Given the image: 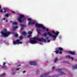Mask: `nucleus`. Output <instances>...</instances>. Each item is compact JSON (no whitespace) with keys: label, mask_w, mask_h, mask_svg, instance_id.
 <instances>
[{"label":"nucleus","mask_w":77,"mask_h":77,"mask_svg":"<svg viewBox=\"0 0 77 77\" xmlns=\"http://www.w3.org/2000/svg\"><path fill=\"white\" fill-rule=\"evenodd\" d=\"M69 53H70V54H71L74 55V54H75V52L70 51L69 52Z\"/></svg>","instance_id":"ddd939ff"},{"label":"nucleus","mask_w":77,"mask_h":77,"mask_svg":"<svg viewBox=\"0 0 77 77\" xmlns=\"http://www.w3.org/2000/svg\"><path fill=\"white\" fill-rule=\"evenodd\" d=\"M1 5H0V9H1Z\"/></svg>","instance_id":"37998d69"},{"label":"nucleus","mask_w":77,"mask_h":77,"mask_svg":"<svg viewBox=\"0 0 77 77\" xmlns=\"http://www.w3.org/2000/svg\"><path fill=\"white\" fill-rule=\"evenodd\" d=\"M3 20H6V18H3Z\"/></svg>","instance_id":"ea45409f"},{"label":"nucleus","mask_w":77,"mask_h":77,"mask_svg":"<svg viewBox=\"0 0 77 77\" xmlns=\"http://www.w3.org/2000/svg\"><path fill=\"white\" fill-rule=\"evenodd\" d=\"M23 38L22 36H20L19 37V38L20 39H23Z\"/></svg>","instance_id":"393cba45"},{"label":"nucleus","mask_w":77,"mask_h":77,"mask_svg":"<svg viewBox=\"0 0 77 77\" xmlns=\"http://www.w3.org/2000/svg\"><path fill=\"white\" fill-rule=\"evenodd\" d=\"M39 73V71H37L36 72V74H38Z\"/></svg>","instance_id":"cd10ccee"},{"label":"nucleus","mask_w":77,"mask_h":77,"mask_svg":"<svg viewBox=\"0 0 77 77\" xmlns=\"http://www.w3.org/2000/svg\"><path fill=\"white\" fill-rule=\"evenodd\" d=\"M0 12H3V10L2 9H1L0 11Z\"/></svg>","instance_id":"473e14b6"},{"label":"nucleus","mask_w":77,"mask_h":77,"mask_svg":"<svg viewBox=\"0 0 77 77\" xmlns=\"http://www.w3.org/2000/svg\"><path fill=\"white\" fill-rule=\"evenodd\" d=\"M13 24H14V25H17V23L16 22H14L13 23Z\"/></svg>","instance_id":"f3484780"},{"label":"nucleus","mask_w":77,"mask_h":77,"mask_svg":"<svg viewBox=\"0 0 77 77\" xmlns=\"http://www.w3.org/2000/svg\"><path fill=\"white\" fill-rule=\"evenodd\" d=\"M70 57H71L69 55L66 56V58H70Z\"/></svg>","instance_id":"412c9836"},{"label":"nucleus","mask_w":77,"mask_h":77,"mask_svg":"<svg viewBox=\"0 0 77 77\" xmlns=\"http://www.w3.org/2000/svg\"><path fill=\"white\" fill-rule=\"evenodd\" d=\"M70 59L72 60H73L74 59V58H71Z\"/></svg>","instance_id":"c9c22d12"},{"label":"nucleus","mask_w":77,"mask_h":77,"mask_svg":"<svg viewBox=\"0 0 77 77\" xmlns=\"http://www.w3.org/2000/svg\"><path fill=\"white\" fill-rule=\"evenodd\" d=\"M57 60H58V59H57V58H55V60L54 61V62H56V61H57Z\"/></svg>","instance_id":"6ab92c4d"},{"label":"nucleus","mask_w":77,"mask_h":77,"mask_svg":"<svg viewBox=\"0 0 77 77\" xmlns=\"http://www.w3.org/2000/svg\"><path fill=\"white\" fill-rule=\"evenodd\" d=\"M6 64V63L5 62H4L3 63V66H5V64Z\"/></svg>","instance_id":"5701e85b"},{"label":"nucleus","mask_w":77,"mask_h":77,"mask_svg":"<svg viewBox=\"0 0 77 77\" xmlns=\"http://www.w3.org/2000/svg\"><path fill=\"white\" fill-rule=\"evenodd\" d=\"M14 44H21L22 43V42L20 41V40L18 39L17 40L16 42L14 41L13 42Z\"/></svg>","instance_id":"423d86ee"},{"label":"nucleus","mask_w":77,"mask_h":77,"mask_svg":"<svg viewBox=\"0 0 77 77\" xmlns=\"http://www.w3.org/2000/svg\"><path fill=\"white\" fill-rule=\"evenodd\" d=\"M20 66V65H19V66Z\"/></svg>","instance_id":"a18cd8bd"},{"label":"nucleus","mask_w":77,"mask_h":77,"mask_svg":"<svg viewBox=\"0 0 77 77\" xmlns=\"http://www.w3.org/2000/svg\"><path fill=\"white\" fill-rule=\"evenodd\" d=\"M22 33L23 35H26V34H27L25 32H22Z\"/></svg>","instance_id":"dca6fc26"},{"label":"nucleus","mask_w":77,"mask_h":77,"mask_svg":"<svg viewBox=\"0 0 77 77\" xmlns=\"http://www.w3.org/2000/svg\"><path fill=\"white\" fill-rule=\"evenodd\" d=\"M48 74H49V73H44L43 75H41V77H46V76L48 75Z\"/></svg>","instance_id":"9d476101"},{"label":"nucleus","mask_w":77,"mask_h":77,"mask_svg":"<svg viewBox=\"0 0 77 77\" xmlns=\"http://www.w3.org/2000/svg\"><path fill=\"white\" fill-rule=\"evenodd\" d=\"M1 77H4L5 75V73H3L1 75H0Z\"/></svg>","instance_id":"2eb2a0df"},{"label":"nucleus","mask_w":77,"mask_h":77,"mask_svg":"<svg viewBox=\"0 0 77 77\" xmlns=\"http://www.w3.org/2000/svg\"><path fill=\"white\" fill-rule=\"evenodd\" d=\"M59 54H62V51H60V52H59Z\"/></svg>","instance_id":"4c0bfd02"},{"label":"nucleus","mask_w":77,"mask_h":77,"mask_svg":"<svg viewBox=\"0 0 77 77\" xmlns=\"http://www.w3.org/2000/svg\"><path fill=\"white\" fill-rule=\"evenodd\" d=\"M1 34L2 35V36L4 37H7V36H8L11 33L9 32H7V30L6 29H3V32H1Z\"/></svg>","instance_id":"20e7f679"},{"label":"nucleus","mask_w":77,"mask_h":77,"mask_svg":"<svg viewBox=\"0 0 77 77\" xmlns=\"http://www.w3.org/2000/svg\"><path fill=\"white\" fill-rule=\"evenodd\" d=\"M48 77H51V76H48Z\"/></svg>","instance_id":"de8ad7c7"},{"label":"nucleus","mask_w":77,"mask_h":77,"mask_svg":"<svg viewBox=\"0 0 77 77\" xmlns=\"http://www.w3.org/2000/svg\"><path fill=\"white\" fill-rule=\"evenodd\" d=\"M32 32L31 31H28V34L29 35L27 36L28 38H29V37H31L32 36Z\"/></svg>","instance_id":"1a4fd4ad"},{"label":"nucleus","mask_w":77,"mask_h":77,"mask_svg":"<svg viewBox=\"0 0 77 77\" xmlns=\"http://www.w3.org/2000/svg\"><path fill=\"white\" fill-rule=\"evenodd\" d=\"M20 26L21 27V30H23V28L24 27H26V26L23 25H22L21 24H20Z\"/></svg>","instance_id":"9b49d317"},{"label":"nucleus","mask_w":77,"mask_h":77,"mask_svg":"<svg viewBox=\"0 0 77 77\" xmlns=\"http://www.w3.org/2000/svg\"><path fill=\"white\" fill-rule=\"evenodd\" d=\"M24 15L20 14L19 17L17 19V20L19 21L20 23H22V20L24 21L25 19H23Z\"/></svg>","instance_id":"39448f33"},{"label":"nucleus","mask_w":77,"mask_h":77,"mask_svg":"<svg viewBox=\"0 0 77 77\" xmlns=\"http://www.w3.org/2000/svg\"><path fill=\"white\" fill-rule=\"evenodd\" d=\"M46 39H48V37H46Z\"/></svg>","instance_id":"a19ab883"},{"label":"nucleus","mask_w":77,"mask_h":77,"mask_svg":"<svg viewBox=\"0 0 77 77\" xmlns=\"http://www.w3.org/2000/svg\"><path fill=\"white\" fill-rule=\"evenodd\" d=\"M52 33L53 34H55V35H52V34L50 32H48V35H49V36H52L53 38H54V39H56V38H57V36H58V34L59 33V32H57L56 33L54 31H52Z\"/></svg>","instance_id":"7ed1b4c3"},{"label":"nucleus","mask_w":77,"mask_h":77,"mask_svg":"<svg viewBox=\"0 0 77 77\" xmlns=\"http://www.w3.org/2000/svg\"><path fill=\"white\" fill-rule=\"evenodd\" d=\"M17 28H18V26H16L15 27H13V29H17Z\"/></svg>","instance_id":"4be33fe9"},{"label":"nucleus","mask_w":77,"mask_h":77,"mask_svg":"<svg viewBox=\"0 0 77 77\" xmlns=\"http://www.w3.org/2000/svg\"><path fill=\"white\" fill-rule=\"evenodd\" d=\"M4 12H6V11H8V9L6 8H4Z\"/></svg>","instance_id":"4468645a"},{"label":"nucleus","mask_w":77,"mask_h":77,"mask_svg":"<svg viewBox=\"0 0 77 77\" xmlns=\"http://www.w3.org/2000/svg\"><path fill=\"white\" fill-rule=\"evenodd\" d=\"M19 69H20V68H17L16 69V70L17 71H18V70H19Z\"/></svg>","instance_id":"7c9ffc66"},{"label":"nucleus","mask_w":77,"mask_h":77,"mask_svg":"<svg viewBox=\"0 0 77 77\" xmlns=\"http://www.w3.org/2000/svg\"><path fill=\"white\" fill-rule=\"evenodd\" d=\"M57 71H61V69H57Z\"/></svg>","instance_id":"c85d7f7f"},{"label":"nucleus","mask_w":77,"mask_h":77,"mask_svg":"<svg viewBox=\"0 0 77 77\" xmlns=\"http://www.w3.org/2000/svg\"><path fill=\"white\" fill-rule=\"evenodd\" d=\"M29 64L31 65H36V63H37V62L36 61H32V62H29Z\"/></svg>","instance_id":"0eeeda50"},{"label":"nucleus","mask_w":77,"mask_h":77,"mask_svg":"<svg viewBox=\"0 0 77 77\" xmlns=\"http://www.w3.org/2000/svg\"><path fill=\"white\" fill-rule=\"evenodd\" d=\"M3 68H4V69H6V68H7L6 67V66H4L2 67Z\"/></svg>","instance_id":"bb28decb"},{"label":"nucleus","mask_w":77,"mask_h":77,"mask_svg":"<svg viewBox=\"0 0 77 77\" xmlns=\"http://www.w3.org/2000/svg\"><path fill=\"white\" fill-rule=\"evenodd\" d=\"M36 31L38 33H39V34H40V32H39V31L38 30V29L36 30Z\"/></svg>","instance_id":"b1692460"},{"label":"nucleus","mask_w":77,"mask_h":77,"mask_svg":"<svg viewBox=\"0 0 77 77\" xmlns=\"http://www.w3.org/2000/svg\"><path fill=\"white\" fill-rule=\"evenodd\" d=\"M50 40H48V42H50Z\"/></svg>","instance_id":"58836bf2"},{"label":"nucleus","mask_w":77,"mask_h":77,"mask_svg":"<svg viewBox=\"0 0 77 77\" xmlns=\"http://www.w3.org/2000/svg\"><path fill=\"white\" fill-rule=\"evenodd\" d=\"M45 30L47 32H48V28H46L45 29Z\"/></svg>","instance_id":"2f4dec72"},{"label":"nucleus","mask_w":77,"mask_h":77,"mask_svg":"<svg viewBox=\"0 0 77 77\" xmlns=\"http://www.w3.org/2000/svg\"><path fill=\"white\" fill-rule=\"evenodd\" d=\"M12 21H11V23H12Z\"/></svg>","instance_id":"09e8293b"},{"label":"nucleus","mask_w":77,"mask_h":77,"mask_svg":"<svg viewBox=\"0 0 77 77\" xmlns=\"http://www.w3.org/2000/svg\"><path fill=\"white\" fill-rule=\"evenodd\" d=\"M59 50H60V51H62L63 50V49L62 48H58V49H56V50L55 51V53L56 54H57L58 53V52H59Z\"/></svg>","instance_id":"6e6552de"},{"label":"nucleus","mask_w":77,"mask_h":77,"mask_svg":"<svg viewBox=\"0 0 77 77\" xmlns=\"http://www.w3.org/2000/svg\"><path fill=\"white\" fill-rule=\"evenodd\" d=\"M26 72V71H23V74H24V73H25V72Z\"/></svg>","instance_id":"72a5a7b5"},{"label":"nucleus","mask_w":77,"mask_h":77,"mask_svg":"<svg viewBox=\"0 0 77 77\" xmlns=\"http://www.w3.org/2000/svg\"><path fill=\"white\" fill-rule=\"evenodd\" d=\"M77 69V65L72 66V69Z\"/></svg>","instance_id":"f8f14e48"},{"label":"nucleus","mask_w":77,"mask_h":77,"mask_svg":"<svg viewBox=\"0 0 77 77\" xmlns=\"http://www.w3.org/2000/svg\"><path fill=\"white\" fill-rule=\"evenodd\" d=\"M5 17H8V16H9V15L8 14H6L5 15Z\"/></svg>","instance_id":"a878e982"},{"label":"nucleus","mask_w":77,"mask_h":77,"mask_svg":"<svg viewBox=\"0 0 77 77\" xmlns=\"http://www.w3.org/2000/svg\"><path fill=\"white\" fill-rule=\"evenodd\" d=\"M18 34H15L14 35V37H18Z\"/></svg>","instance_id":"aec40b11"},{"label":"nucleus","mask_w":77,"mask_h":77,"mask_svg":"<svg viewBox=\"0 0 77 77\" xmlns=\"http://www.w3.org/2000/svg\"><path fill=\"white\" fill-rule=\"evenodd\" d=\"M12 12H13V13H15V12L14 11H13Z\"/></svg>","instance_id":"c03bdc74"},{"label":"nucleus","mask_w":77,"mask_h":77,"mask_svg":"<svg viewBox=\"0 0 77 77\" xmlns=\"http://www.w3.org/2000/svg\"><path fill=\"white\" fill-rule=\"evenodd\" d=\"M55 68V66H54L53 67H52V69H54V68Z\"/></svg>","instance_id":"f704fd0d"},{"label":"nucleus","mask_w":77,"mask_h":77,"mask_svg":"<svg viewBox=\"0 0 77 77\" xmlns=\"http://www.w3.org/2000/svg\"><path fill=\"white\" fill-rule=\"evenodd\" d=\"M6 22H8V20H6Z\"/></svg>","instance_id":"49530a36"},{"label":"nucleus","mask_w":77,"mask_h":77,"mask_svg":"<svg viewBox=\"0 0 77 77\" xmlns=\"http://www.w3.org/2000/svg\"><path fill=\"white\" fill-rule=\"evenodd\" d=\"M40 44H41V45H42V43H40Z\"/></svg>","instance_id":"79ce46f5"},{"label":"nucleus","mask_w":77,"mask_h":77,"mask_svg":"<svg viewBox=\"0 0 77 77\" xmlns=\"http://www.w3.org/2000/svg\"><path fill=\"white\" fill-rule=\"evenodd\" d=\"M33 40H30L29 41V43L32 44H36L38 41H43V42H46V40L45 39H44L43 38H42L41 39L38 38V37L33 38H32Z\"/></svg>","instance_id":"f03ea898"},{"label":"nucleus","mask_w":77,"mask_h":77,"mask_svg":"<svg viewBox=\"0 0 77 77\" xmlns=\"http://www.w3.org/2000/svg\"><path fill=\"white\" fill-rule=\"evenodd\" d=\"M11 74H12V75H15V72H12L11 73Z\"/></svg>","instance_id":"c756f323"},{"label":"nucleus","mask_w":77,"mask_h":77,"mask_svg":"<svg viewBox=\"0 0 77 77\" xmlns=\"http://www.w3.org/2000/svg\"><path fill=\"white\" fill-rule=\"evenodd\" d=\"M44 36L45 37L47 36V33H45L43 34Z\"/></svg>","instance_id":"a211bd4d"},{"label":"nucleus","mask_w":77,"mask_h":77,"mask_svg":"<svg viewBox=\"0 0 77 77\" xmlns=\"http://www.w3.org/2000/svg\"><path fill=\"white\" fill-rule=\"evenodd\" d=\"M61 73H62L61 74H64V73H63V72H61Z\"/></svg>","instance_id":"e433bc0d"},{"label":"nucleus","mask_w":77,"mask_h":77,"mask_svg":"<svg viewBox=\"0 0 77 77\" xmlns=\"http://www.w3.org/2000/svg\"><path fill=\"white\" fill-rule=\"evenodd\" d=\"M28 21V24L29 25H31V24H35V26H37V27L38 28L39 27H42V29H43V30H45V27L43 26V25L41 24H38V23H37L36 22H35L33 20H32V19L30 18H27Z\"/></svg>","instance_id":"f257e3e1"}]
</instances>
